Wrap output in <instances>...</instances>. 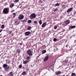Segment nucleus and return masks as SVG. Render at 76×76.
I'll list each match as a JSON object with an SVG mask.
<instances>
[{"label": "nucleus", "mask_w": 76, "mask_h": 76, "mask_svg": "<svg viewBox=\"0 0 76 76\" xmlns=\"http://www.w3.org/2000/svg\"><path fill=\"white\" fill-rule=\"evenodd\" d=\"M3 66L5 69V72H8V69L10 68L9 65H7L5 64L3 65Z\"/></svg>", "instance_id": "1"}, {"label": "nucleus", "mask_w": 76, "mask_h": 76, "mask_svg": "<svg viewBox=\"0 0 76 76\" xmlns=\"http://www.w3.org/2000/svg\"><path fill=\"white\" fill-rule=\"evenodd\" d=\"M9 8H5L3 10V12L4 14H8L9 13Z\"/></svg>", "instance_id": "2"}, {"label": "nucleus", "mask_w": 76, "mask_h": 76, "mask_svg": "<svg viewBox=\"0 0 76 76\" xmlns=\"http://www.w3.org/2000/svg\"><path fill=\"white\" fill-rule=\"evenodd\" d=\"M26 53L28 54L29 56H32V51L31 49H29L27 51Z\"/></svg>", "instance_id": "3"}, {"label": "nucleus", "mask_w": 76, "mask_h": 76, "mask_svg": "<svg viewBox=\"0 0 76 76\" xmlns=\"http://www.w3.org/2000/svg\"><path fill=\"white\" fill-rule=\"evenodd\" d=\"M36 18V15H35V14L33 13L31 14L30 16V18L31 19H35Z\"/></svg>", "instance_id": "4"}, {"label": "nucleus", "mask_w": 76, "mask_h": 76, "mask_svg": "<svg viewBox=\"0 0 76 76\" xmlns=\"http://www.w3.org/2000/svg\"><path fill=\"white\" fill-rule=\"evenodd\" d=\"M18 18V20H22V19H23V18H24V16L22 14L20 15H19Z\"/></svg>", "instance_id": "5"}, {"label": "nucleus", "mask_w": 76, "mask_h": 76, "mask_svg": "<svg viewBox=\"0 0 76 76\" xmlns=\"http://www.w3.org/2000/svg\"><path fill=\"white\" fill-rule=\"evenodd\" d=\"M48 58H49L48 56H45V58H44V61H47V60H48Z\"/></svg>", "instance_id": "6"}, {"label": "nucleus", "mask_w": 76, "mask_h": 76, "mask_svg": "<svg viewBox=\"0 0 76 76\" xmlns=\"http://www.w3.org/2000/svg\"><path fill=\"white\" fill-rule=\"evenodd\" d=\"M73 7H72L70 8H69L68 9L67 11V13H69V12H71L72 10H73Z\"/></svg>", "instance_id": "7"}, {"label": "nucleus", "mask_w": 76, "mask_h": 76, "mask_svg": "<svg viewBox=\"0 0 76 76\" xmlns=\"http://www.w3.org/2000/svg\"><path fill=\"white\" fill-rule=\"evenodd\" d=\"M30 34L31 32L30 31H27L25 33V34L26 35V36H28Z\"/></svg>", "instance_id": "8"}, {"label": "nucleus", "mask_w": 76, "mask_h": 76, "mask_svg": "<svg viewBox=\"0 0 76 76\" xmlns=\"http://www.w3.org/2000/svg\"><path fill=\"white\" fill-rule=\"evenodd\" d=\"M56 75H58L61 74V72L58 71L56 72Z\"/></svg>", "instance_id": "9"}, {"label": "nucleus", "mask_w": 76, "mask_h": 76, "mask_svg": "<svg viewBox=\"0 0 76 76\" xmlns=\"http://www.w3.org/2000/svg\"><path fill=\"white\" fill-rule=\"evenodd\" d=\"M14 6H15V4L12 3L10 5V8H12V7H13Z\"/></svg>", "instance_id": "10"}, {"label": "nucleus", "mask_w": 76, "mask_h": 76, "mask_svg": "<svg viewBox=\"0 0 76 76\" xmlns=\"http://www.w3.org/2000/svg\"><path fill=\"white\" fill-rule=\"evenodd\" d=\"M28 62L29 61L27 60H26L23 61V64H26L27 63H28Z\"/></svg>", "instance_id": "11"}, {"label": "nucleus", "mask_w": 76, "mask_h": 76, "mask_svg": "<svg viewBox=\"0 0 76 76\" xmlns=\"http://www.w3.org/2000/svg\"><path fill=\"white\" fill-rule=\"evenodd\" d=\"M65 22L66 25H68V24L70 23V21L69 20H67L65 21Z\"/></svg>", "instance_id": "12"}, {"label": "nucleus", "mask_w": 76, "mask_h": 76, "mask_svg": "<svg viewBox=\"0 0 76 76\" xmlns=\"http://www.w3.org/2000/svg\"><path fill=\"white\" fill-rule=\"evenodd\" d=\"M46 25H47V23H43L42 25V28H44L46 26Z\"/></svg>", "instance_id": "13"}, {"label": "nucleus", "mask_w": 76, "mask_h": 76, "mask_svg": "<svg viewBox=\"0 0 76 76\" xmlns=\"http://www.w3.org/2000/svg\"><path fill=\"white\" fill-rule=\"evenodd\" d=\"M10 76H13V72H11L9 74Z\"/></svg>", "instance_id": "14"}, {"label": "nucleus", "mask_w": 76, "mask_h": 76, "mask_svg": "<svg viewBox=\"0 0 76 76\" xmlns=\"http://www.w3.org/2000/svg\"><path fill=\"white\" fill-rule=\"evenodd\" d=\"M30 58H31V56H28L26 58V59L27 61H28V60H29Z\"/></svg>", "instance_id": "15"}, {"label": "nucleus", "mask_w": 76, "mask_h": 76, "mask_svg": "<svg viewBox=\"0 0 76 76\" xmlns=\"http://www.w3.org/2000/svg\"><path fill=\"white\" fill-rule=\"evenodd\" d=\"M28 21V20L26 18L25 20H22V22H26Z\"/></svg>", "instance_id": "16"}, {"label": "nucleus", "mask_w": 76, "mask_h": 76, "mask_svg": "<svg viewBox=\"0 0 76 76\" xmlns=\"http://www.w3.org/2000/svg\"><path fill=\"white\" fill-rule=\"evenodd\" d=\"M22 75H23V76H25V75H26V72L24 71L21 74Z\"/></svg>", "instance_id": "17"}, {"label": "nucleus", "mask_w": 76, "mask_h": 76, "mask_svg": "<svg viewBox=\"0 0 76 76\" xmlns=\"http://www.w3.org/2000/svg\"><path fill=\"white\" fill-rule=\"evenodd\" d=\"M17 53L19 54L20 53V50L19 49H18L17 50Z\"/></svg>", "instance_id": "18"}, {"label": "nucleus", "mask_w": 76, "mask_h": 76, "mask_svg": "<svg viewBox=\"0 0 76 76\" xmlns=\"http://www.w3.org/2000/svg\"><path fill=\"white\" fill-rule=\"evenodd\" d=\"M31 27L30 26H29L27 28V30H31Z\"/></svg>", "instance_id": "19"}, {"label": "nucleus", "mask_w": 76, "mask_h": 76, "mask_svg": "<svg viewBox=\"0 0 76 76\" xmlns=\"http://www.w3.org/2000/svg\"><path fill=\"white\" fill-rule=\"evenodd\" d=\"M76 76V74H75V73H72L71 74V76Z\"/></svg>", "instance_id": "20"}, {"label": "nucleus", "mask_w": 76, "mask_h": 76, "mask_svg": "<svg viewBox=\"0 0 76 76\" xmlns=\"http://www.w3.org/2000/svg\"><path fill=\"white\" fill-rule=\"evenodd\" d=\"M70 27L71 28H72V29L73 28H76V26H70Z\"/></svg>", "instance_id": "21"}, {"label": "nucleus", "mask_w": 76, "mask_h": 76, "mask_svg": "<svg viewBox=\"0 0 76 76\" xmlns=\"http://www.w3.org/2000/svg\"><path fill=\"white\" fill-rule=\"evenodd\" d=\"M39 23L40 25H41L42 24V20H39Z\"/></svg>", "instance_id": "22"}, {"label": "nucleus", "mask_w": 76, "mask_h": 76, "mask_svg": "<svg viewBox=\"0 0 76 76\" xmlns=\"http://www.w3.org/2000/svg\"><path fill=\"white\" fill-rule=\"evenodd\" d=\"M28 23H31L32 22V20H28L27 21Z\"/></svg>", "instance_id": "23"}, {"label": "nucleus", "mask_w": 76, "mask_h": 76, "mask_svg": "<svg viewBox=\"0 0 76 76\" xmlns=\"http://www.w3.org/2000/svg\"><path fill=\"white\" fill-rule=\"evenodd\" d=\"M46 53V50H43V51L42 52V54H44Z\"/></svg>", "instance_id": "24"}, {"label": "nucleus", "mask_w": 76, "mask_h": 76, "mask_svg": "<svg viewBox=\"0 0 76 76\" xmlns=\"http://www.w3.org/2000/svg\"><path fill=\"white\" fill-rule=\"evenodd\" d=\"M57 10H58V9H57V8L54 9L53 10V11L54 12H56V11H57Z\"/></svg>", "instance_id": "25"}, {"label": "nucleus", "mask_w": 76, "mask_h": 76, "mask_svg": "<svg viewBox=\"0 0 76 76\" xmlns=\"http://www.w3.org/2000/svg\"><path fill=\"white\" fill-rule=\"evenodd\" d=\"M16 13H12V15H13V18H15V16H16Z\"/></svg>", "instance_id": "26"}, {"label": "nucleus", "mask_w": 76, "mask_h": 76, "mask_svg": "<svg viewBox=\"0 0 76 76\" xmlns=\"http://www.w3.org/2000/svg\"><path fill=\"white\" fill-rule=\"evenodd\" d=\"M66 7V5L63 4L62 5L61 8H64V7Z\"/></svg>", "instance_id": "27"}, {"label": "nucleus", "mask_w": 76, "mask_h": 76, "mask_svg": "<svg viewBox=\"0 0 76 76\" xmlns=\"http://www.w3.org/2000/svg\"><path fill=\"white\" fill-rule=\"evenodd\" d=\"M56 6H60V4L58 3H57L55 4Z\"/></svg>", "instance_id": "28"}, {"label": "nucleus", "mask_w": 76, "mask_h": 76, "mask_svg": "<svg viewBox=\"0 0 76 76\" xmlns=\"http://www.w3.org/2000/svg\"><path fill=\"white\" fill-rule=\"evenodd\" d=\"M19 0H15V1H14L15 3H18V2H19Z\"/></svg>", "instance_id": "29"}, {"label": "nucleus", "mask_w": 76, "mask_h": 76, "mask_svg": "<svg viewBox=\"0 0 76 76\" xmlns=\"http://www.w3.org/2000/svg\"><path fill=\"white\" fill-rule=\"evenodd\" d=\"M22 65H20L19 66V69H20V68H22Z\"/></svg>", "instance_id": "30"}, {"label": "nucleus", "mask_w": 76, "mask_h": 76, "mask_svg": "<svg viewBox=\"0 0 76 76\" xmlns=\"http://www.w3.org/2000/svg\"><path fill=\"white\" fill-rule=\"evenodd\" d=\"M1 28L2 29H4V25H3L1 26Z\"/></svg>", "instance_id": "31"}, {"label": "nucleus", "mask_w": 76, "mask_h": 76, "mask_svg": "<svg viewBox=\"0 0 76 76\" xmlns=\"http://www.w3.org/2000/svg\"><path fill=\"white\" fill-rule=\"evenodd\" d=\"M57 28V26H56L54 27V29H56Z\"/></svg>", "instance_id": "32"}, {"label": "nucleus", "mask_w": 76, "mask_h": 76, "mask_svg": "<svg viewBox=\"0 0 76 76\" xmlns=\"http://www.w3.org/2000/svg\"><path fill=\"white\" fill-rule=\"evenodd\" d=\"M53 41H57V39L56 38L53 39Z\"/></svg>", "instance_id": "33"}, {"label": "nucleus", "mask_w": 76, "mask_h": 76, "mask_svg": "<svg viewBox=\"0 0 76 76\" xmlns=\"http://www.w3.org/2000/svg\"><path fill=\"white\" fill-rule=\"evenodd\" d=\"M64 63H67V60H65L64 61Z\"/></svg>", "instance_id": "34"}, {"label": "nucleus", "mask_w": 76, "mask_h": 76, "mask_svg": "<svg viewBox=\"0 0 76 76\" xmlns=\"http://www.w3.org/2000/svg\"><path fill=\"white\" fill-rule=\"evenodd\" d=\"M34 23H35V24H36V23H37V21H34Z\"/></svg>", "instance_id": "35"}, {"label": "nucleus", "mask_w": 76, "mask_h": 76, "mask_svg": "<svg viewBox=\"0 0 76 76\" xmlns=\"http://www.w3.org/2000/svg\"><path fill=\"white\" fill-rule=\"evenodd\" d=\"M40 2L41 3H43V2L41 1V0L40 1Z\"/></svg>", "instance_id": "36"}, {"label": "nucleus", "mask_w": 76, "mask_h": 76, "mask_svg": "<svg viewBox=\"0 0 76 76\" xmlns=\"http://www.w3.org/2000/svg\"><path fill=\"white\" fill-rule=\"evenodd\" d=\"M76 12H75V11H74V15H76Z\"/></svg>", "instance_id": "37"}, {"label": "nucleus", "mask_w": 76, "mask_h": 76, "mask_svg": "<svg viewBox=\"0 0 76 76\" xmlns=\"http://www.w3.org/2000/svg\"><path fill=\"white\" fill-rule=\"evenodd\" d=\"M10 34H12V31H10V33H9Z\"/></svg>", "instance_id": "38"}, {"label": "nucleus", "mask_w": 76, "mask_h": 76, "mask_svg": "<svg viewBox=\"0 0 76 76\" xmlns=\"http://www.w3.org/2000/svg\"><path fill=\"white\" fill-rule=\"evenodd\" d=\"M14 10H13L11 11V12L12 13V12H14Z\"/></svg>", "instance_id": "39"}, {"label": "nucleus", "mask_w": 76, "mask_h": 76, "mask_svg": "<svg viewBox=\"0 0 76 76\" xmlns=\"http://www.w3.org/2000/svg\"><path fill=\"white\" fill-rule=\"evenodd\" d=\"M2 30H1L0 31V32H2Z\"/></svg>", "instance_id": "40"}, {"label": "nucleus", "mask_w": 76, "mask_h": 76, "mask_svg": "<svg viewBox=\"0 0 76 76\" xmlns=\"http://www.w3.org/2000/svg\"><path fill=\"white\" fill-rule=\"evenodd\" d=\"M0 76H3V75H0Z\"/></svg>", "instance_id": "41"}, {"label": "nucleus", "mask_w": 76, "mask_h": 76, "mask_svg": "<svg viewBox=\"0 0 76 76\" xmlns=\"http://www.w3.org/2000/svg\"><path fill=\"white\" fill-rule=\"evenodd\" d=\"M66 47H67V46L66 45Z\"/></svg>", "instance_id": "42"}, {"label": "nucleus", "mask_w": 76, "mask_h": 76, "mask_svg": "<svg viewBox=\"0 0 76 76\" xmlns=\"http://www.w3.org/2000/svg\"><path fill=\"white\" fill-rule=\"evenodd\" d=\"M0 36H1V35H0Z\"/></svg>", "instance_id": "43"}]
</instances>
